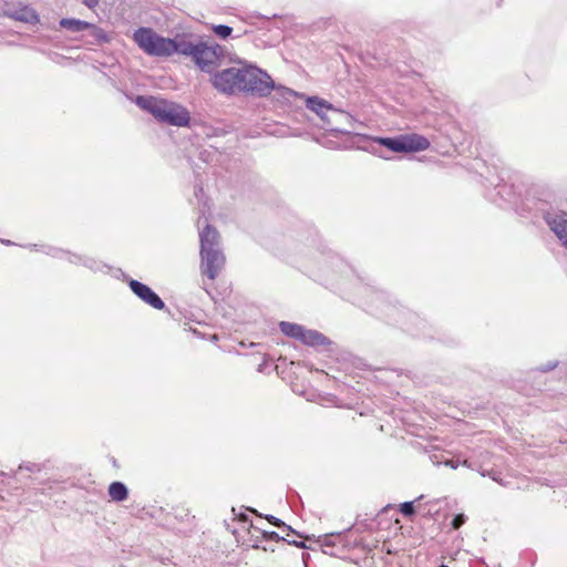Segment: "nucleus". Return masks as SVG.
Segmentation results:
<instances>
[{"label":"nucleus","mask_w":567,"mask_h":567,"mask_svg":"<svg viewBox=\"0 0 567 567\" xmlns=\"http://www.w3.org/2000/svg\"><path fill=\"white\" fill-rule=\"evenodd\" d=\"M326 120L323 122V127L327 131L340 133V134H349L350 130L348 127L352 126L353 117L344 111L331 107L329 114H326Z\"/></svg>","instance_id":"obj_7"},{"label":"nucleus","mask_w":567,"mask_h":567,"mask_svg":"<svg viewBox=\"0 0 567 567\" xmlns=\"http://www.w3.org/2000/svg\"><path fill=\"white\" fill-rule=\"evenodd\" d=\"M439 567H449V566H446V565L442 564V565H440Z\"/></svg>","instance_id":"obj_40"},{"label":"nucleus","mask_w":567,"mask_h":567,"mask_svg":"<svg viewBox=\"0 0 567 567\" xmlns=\"http://www.w3.org/2000/svg\"><path fill=\"white\" fill-rule=\"evenodd\" d=\"M197 49V43H193L185 39H171L169 45V55L173 53H178L187 56L194 58V54Z\"/></svg>","instance_id":"obj_11"},{"label":"nucleus","mask_w":567,"mask_h":567,"mask_svg":"<svg viewBox=\"0 0 567 567\" xmlns=\"http://www.w3.org/2000/svg\"><path fill=\"white\" fill-rule=\"evenodd\" d=\"M462 465H463V466H466V467H468V468H472V470H476L475 464H474L472 461H470V460H464V461L462 462Z\"/></svg>","instance_id":"obj_31"},{"label":"nucleus","mask_w":567,"mask_h":567,"mask_svg":"<svg viewBox=\"0 0 567 567\" xmlns=\"http://www.w3.org/2000/svg\"><path fill=\"white\" fill-rule=\"evenodd\" d=\"M133 39L136 44L148 55L169 56L171 39L158 35L151 28H140Z\"/></svg>","instance_id":"obj_5"},{"label":"nucleus","mask_w":567,"mask_h":567,"mask_svg":"<svg viewBox=\"0 0 567 567\" xmlns=\"http://www.w3.org/2000/svg\"><path fill=\"white\" fill-rule=\"evenodd\" d=\"M251 546H252V548H255V549H262V550H265V551H267V550H271V551H274V550H275L274 548H268V547H266V546H261V545H260V538H259V537H256V539L254 540V544H252Z\"/></svg>","instance_id":"obj_27"},{"label":"nucleus","mask_w":567,"mask_h":567,"mask_svg":"<svg viewBox=\"0 0 567 567\" xmlns=\"http://www.w3.org/2000/svg\"><path fill=\"white\" fill-rule=\"evenodd\" d=\"M279 328H280V331L285 336L292 338L295 340H298V341L301 340V337H302V333L305 330L303 326L298 324V323L288 322V321H280Z\"/></svg>","instance_id":"obj_16"},{"label":"nucleus","mask_w":567,"mask_h":567,"mask_svg":"<svg viewBox=\"0 0 567 567\" xmlns=\"http://www.w3.org/2000/svg\"><path fill=\"white\" fill-rule=\"evenodd\" d=\"M250 527H252L254 529L260 532L262 540H266V542H277V543L286 540L285 537L280 536L276 532L260 530L258 527L254 526L251 523H250Z\"/></svg>","instance_id":"obj_18"},{"label":"nucleus","mask_w":567,"mask_h":567,"mask_svg":"<svg viewBox=\"0 0 567 567\" xmlns=\"http://www.w3.org/2000/svg\"><path fill=\"white\" fill-rule=\"evenodd\" d=\"M3 244L6 245H11L12 243L10 240H2Z\"/></svg>","instance_id":"obj_39"},{"label":"nucleus","mask_w":567,"mask_h":567,"mask_svg":"<svg viewBox=\"0 0 567 567\" xmlns=\"http://www.w3.org/2000/svg\"><path fill=\"white\" fill-rule=\"evenodd\" d=\"M373 141L393 153H415L425 151L430 147L429 140L419 134H401L394 137H375Z\"/></svg>","instance_id":"obj_4"},{"label":"nucleus","mask_w":567,"mask_h":567,"mask_svg":"<svg viewBox=\"0 0 567 567\" xmlns=\"http://www.w3.org/2000/svg\"><path fill=\"white\" fill-rule=\"evenodd\" d=\"M494 481L497 482L499 485L505 486V487L509 485V482L504 481L501 477V474L498 475V477H494Z\"/></svg>","instance_id":"obj_32"},{"label":"nucleus","mask_w":567,"mask_h":567,"mask_svg":"<svg viewBox=\"0 0 567 567\" xmlns=\"http://www.w3.org/2000/svg\"><path fill=\"white\" fill-rule=\"evenodd\" d=\"M224 56V49L219 44L208 45L206 42H198L194 54L195 64L204 72H210V68Z\"/></svg>","instance_id":"obj_6"},{"label":"nucleus","mask_w":567,"mask_h":567,"mask_svg":"<svg viewBox=\"0 0 567 567\" xmlns=\"http://www.w3.org/2000/svg\"><path fill=\"white\" fill-rule=\"evenodd\" d=\"M400 512L405 517H412L415 514L414 502H404L400 505Z\"/></svg>","instance_id":"obj_20"},{"label":"nucleus","mask_w":567,"mask_h":567,"mask_svg":"<svg viewBox=\"0 0 567 567\" xmlns=\"http://www.w3.org/2000/svg\"><path fill=\"white\" fill-rule=\"evenodd\" d=\"M339 535H334V534L324 535L322 544H321L322 547H324V548H332L334 546L333 538H336Z\"/></svg>","instance_id":"obj_22"},{"label":"nucleus","mask_w":567,"mask_h":567,"mask_svg":"<svg viewBox=\"0 0 567 567\" xmlns=\"http://www.w3.org/2000/svg\"><path fill=\"white\" fill-rule=\"evenodd\" d=\"M306 106L310 111L315 112L322 120V122H324L327 117L326 114H329V111L333 105L318 96H309L306 100Z\"/></svg>","instance_id":"obj_12"},{"label":"nucleus","mask_w":567,"mask_h":567,"mask_svg":"<svg viewBox=\"0 0 567 567\" xmlns=\"http://www.w3.org/2000/svg\"><path fill=\"white\" fill-rule=\"evenodd\" d=\"M277 90L281 92V96H282L285 100H287V101H289V100H290V97H292V96H296V95H297V92H295L293 90L288 89V87H282V86H280V87H278Z\"/></svg>","instance_id":"obj_23"},{"label":"nucleus","mask_w":567,"mask_h":567,"mask_svg":"<svg viewBox=\"0 0 567 567\" xmlns=\"http://www.w3.org/2000/svg\"><path fill=\"white\" fill-rule=\"evenodd\" d=\"M6 16H8L9 18H12L17 21L27 22V23L39 22L38 13L29 7H23V8H20L19 10H14V11H7Z\"/></svg>","instance_id":"obj_13"},{"label":"nucleus","mask_w":567,"mask_h":567,"mask_svg":"<svg viewBox=\"0 0 567 567\" xmlns=\"http://www.w3.org/2000/svg\"><path fill=\"white\" fill-rule=\"evenodd\" d=\"M445 464L454 470L457 468V466H458V463L454 462L453 460L447 461Z\"/></svg>","instance_id":"obj_35"},{"label":"nucleus","mask_w":567,"mask_h":567,"mask_svg":"<svg viewBox=\"0 0 567 567\" xmlns=\"http://www.w3.org/2000/svg\"><path fill=\"white\" fill-rule=\"evenodd\" d=\"M544 219L550 230L555 233L563 246L567 248V213L546 212Z\"/></svg>","instance_id":"obj_9"},{"label":"nucleus","mask_w":567,"mask_h":567,"mask_svg":"<svg viewBox=\"0 0 567 567\" xmlns=\"http://www.w3.org/2000/svg\"><path fill=\"white\" fill-rule=\"evenodd\" d=\"M301 343L309 347H321L331 344V340L318 330L306 329L303 330Z\"/></svg>","instance_id":"obj_10"},{"label":"nucleus","mask_w":567,"mask_h":567,"mask_svg":"<svg viewBox=\"0 0 567 567\" xmlns=\"http://www.w3.org/2000/svg\"><path fill=\"white\" fill-rule=\"evenodd\" d=\"M265 518H266L270 524H272V525H274V526H276V527L281 528V527L286 526V523H285V522H282L280 518H277V517H275V516H272V515H266V516H265Z\"/></svg>","instance_id":"obj_25"},{"label":"nucleus","mask_w":567,"mask_h":567,"mask_svg":"<svg viewBox=\"0 0 567 567\" xmlns=\"http://www.w3.org/2000/svg\"><path fill=\"white\" fill-rule=\"evenodd\" d=\"M82 3L89 9H94L99 6L100 0H81Z\"/></svg>","instance_id":"obj_28"},{"label":"nucleus","mask_w":567,"mask_h":567,"mask_svg":"<svg viewBox=\"0 0 567 567\" xmlns=\"http://www.w3.org/2000/svg\"><path fill=\"white\" fill-rule=\"evenodd\" d=\"M203 194V187L202 186H196L195 187V196L198 198L199 195Z\"/></svg>","instance_id":"obj_36"},{"label":"nucleus","mask_w":567,"mask_h":567,"mask_svg":"<svg viewBox=\"0 0 567 567\" xmlns=\"http://www.w3.org/2000/svg\"><path fill=\"white\" fill-rule=\"evenodd\" d=\"M109 495L112 501L123 502L128 496V489L124 483L116 481L110 484Z\"/></svg>","instance_id":"obj_17"},{"label":"nucleus","mask_w":567,"mask_h":567,"mask_svg":"<svg viewBox=\"0 0 567 567\" xmlns=\"http://www.w3.org/2000/svg\"><path fill=\"white\" fill-rule=\"evenodd\" d=\"M557 365H558V361H550L544 365H540L538 368V371L544 372V373L549 372V371L554 370Z\"/></svg>","instance_id":"obj_26"},{"label":"nucleus","mask_w":567,"mask_h":567,"mask_svg":"<svg viewBox=\"0 0 567 567\" xmlns=\"http://www.w3.org/2000/svg\"><path fill=\"white\" fill-rule=\"evenodd\" d=\"M239 520H241V522H248V520H249V518H248V516H247L246 514H240V515H239Z\"/></svg>","instance_id":"obj_37"},{"label":"nucleus","mask_w":567,"mask_h":567,"mask_svg":"<svg viewBox=\"0 0 567 567\" xmlns=\"http://www.w3.org/2000/svg\"><path fill=\"white\" fill-rule=\"evenodd\" d=\"M287 544L296 546L297 548H307L306 543L302 540H285Z\"/></svg>","instance_id":"obj_29"},{"label":"nucleus","mask_w":567,"mask_h":567,"mask_svg":"<svg viewBox=\"0 0 567 567\" xmlns=\"http://www.w3.org/2000/svg\"><path fill=\"white\" fill-rule=\"evenodd\" d=\"M323 553H324V554H329V555H331V556H334V555H336L331 549H328V548H324V549H323Z\"/></svg>","instance_id":"obj_38"},{"label":"nucleus","mask_w":567,"mask_h":567,"mask_svg":"<svg viewBox=\"0 0 567 567\" xmlns=\"http://www.w3.org/2000/svg\"><path fill=\"white\" fill-rule=\"evenodd\" d=\"M466 520V517L464 514H457L454 516L453 520H452V527L454 529H458Z\"/></svg>","instance_id":"obj_21"},{"label":"nucleus","mask_w":567,"mask_h":567,"mask_svg":"<svg viewBox=\"0 0 567 567\" xmlns=\"http://www.w3.org/2000/svg\"><path fill=\"white\" fill-rule=\"evenodd\" d=\"M59 25L61 29H65L71 33H81L86 31V28H89V22L75 18H62L59 21Z\"/></svg>","instance_id":"obj_15"},{"label":"nucleus","mask_w":567,"mask_h":567,"mask_svg":"<svg viewBox=\"0 0 567 567\" xmlns=\"http://www.w3.org/2000/svg\"><path fill=\"white\" fill-rule=\"evenodd\" d=\"M69 260H70L71 262L76 264L78 261H80V260H81V257H80V256H78V255H71V256H70V258H69Z\"/></svg>","instance_id":"obj_34"},{"label":"nucleus","mask_w":567,"mask_h":567,"mask_svg":"<svg viewBox=\"0 0 567 567\" xmlns=\"http://www.w3.org/2000/svg\"><path fill=\"white\" fill-rule=\"evenodd\" d=\"M282 528H284V529H286V530L288 532V533H287V535H289L290 533H292V534L298 535L299 537H302L299 533H297V532H296L291 526H289V525H287V524H286V526H284Z\"/></svg>","instance_id":"obj_33"},{"label":"nucleus","mask_w":567,"mask_h":567,"mask_svg":"<svg viewBox=\"0 0 567 567\" xmlns=\"http://www.w3.org/2000/svg\"><path fill=\"white\" fill-rule=\"evenodd\" d=\"M89 35L92 40H89L87 43L92 45H101L104 43H109L111 41V35L102 28L97 27L94 23L89 22V28H86Z\"/></svg>","instance_id":"obj_14"},{"label":"nucleus","mask_w":567,"mask_h":567,"mask_svg":"<svg viewBox=\"0 0 567 567\" xmlns=\"http://www.w3.org/2000/svg\"><path fill=\"white\" fill-rule=\"evenodd\" d=\"M210 81L215 90L227 95L245 93L264 97L276 89L270 75L254 65L230 66L217 71Z\"/></svg>","instance_id":"obj_1"},{"label":"nucleus","mask_w":567,"mask_h":567,"mask_svg":"<svg viewBox=\"0 0 567 567\" xmlns=\"http://www.w3.org/2000/svg\"><path fill=\"white\" fill-rule=\"evenodd\" d=\"M135 104L151 113L157 121L173 126H188L190 115L187 109L175 102L156 99L154 96L138 95Z\"/></svg>","instance_id":"obj_3"},{"label":"nucleus","mask_w":567,"mask_h":567,"mask_svg":"<svg viewBox=\"0 0 567 567\" xmlns=\"http://www.w3.org/2000/svg\"><path fill=\"white\" fill-rule=\"evenodd\" d=\"M213 31L217 37L225 40L231 35L233 28L226 24H216L213 25Z\"/></svg>","instance_id":"obj_19"},{"label":"nucleus","mask_w":567,"mask_h":567,"mask_svg":"<svg viewBox=\"0 0 567 567\" xmlns=\"http://www.w3.org/2000/svg\"><path fill=\"white\" fill-rule=\"evenodd\" d=\"M481 475L489 476L494 481V477H498L499 473L495 471H481Z\"/></svg>","instance_id":"obj_30"},{"label":"nucleus","mask_w":567,"mask_h":567,"mask_svg":"<svg viewBox=\"0 0 567 567\" xmlns=\"http://www.w3.org/2000/svg\"><path fill=\"white\" fill-rule=\"evenodd\" d=\"M199 256L202 275L215 280L225 267L226 257L220 246V235L209 224L199 231Z\"/></svg>","instance_id":"obj_2"},{"label":"nucleus","mask_w":567,"mask_h":567,"mask_svg":"<svg viewBox=\"0 0 567 567\" xmlns=\"http://www.w3.org/2000/svg\"><path fill=\"white\" fill-rule=\"evenodd\" d=\"M20 470L24 468L29 472H40L41 471V465L40 464H37V463H25V464H21L19 466Z\"/></svg>","instance_id":"obj_24"},{"label":"nucleus","mask_w":567,"mask_h":567,"mask_svg":"<svg viewBox=\"0 0 567 567\" xmlns=\"http://www.w3.org/2000/svg\"><path fill=\"white\" fill-rule=\"evenodd\" d=\"M128 286L131 290L141 300H143L145 303L150 305L154 309L163 310L165 309L164 301L159 298V296L152 290L147 285L131 279L128 282Z\"/></svg>","instance_id":"obj_8"}]
</instances>
